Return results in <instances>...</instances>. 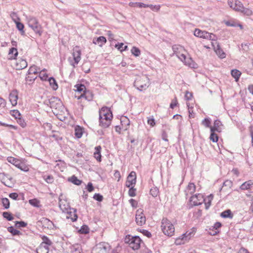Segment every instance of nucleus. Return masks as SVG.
I'll list each match as a JSON object with an SVG mask.
<instances>
[{
  "mask_svg": "<svg viewBox=\"0 0 253 253\" xmlns=\"http://www.w3.org/2000/svg\"><path fill=\"white\" fill-rule=\"evenodd\" d=\"M113 117L112 112L110 108L103 107L99 111V125L104 128L109 127Z\"/></svg>",
  "mask_w": 253,
  "mask_h": 253,
  "instance_id": "obj_1",
  "label": "nucleus"
},
{
  "mask_svg": "<svg viewBox=\"0 0 253 253\" xmlns=\"http://www.w3.org/2000/svg\"><path fill=\"white\" fill-rule=\"evenodd\" d=\"M150 84L149 79L146 75L137 77L134 82V86L140 91L146 90Z\"/></svg>",
  "mask_w": 253,
  "mask_h": 253,
  "instance_id": "obj_2",
  "label": "nucleus"
},
{
  "mask_svg": "<svg viewBox=\"0 0 253 253\" xmlns=\"http://www.w3.org/2000/svg\"><path fill=\"white\" fill-rule=\"evenodd\" d=\"M162 230L164 234L168 236L173 235L175 228L173 225L167 218H163L161 222Z\"/></svg>",
  "mask_w": 253,
  "mask_h": 253,
  "instance_id": "obj_3",
  "label": "nucleus"
},
{
  "mask_svg": "<svg viewBox=\"0 0 253 253\" xmlns=\"http://www.w3.org/2000/svg\"><path fill=\"white\" fill-rule=\"evenodd\" d=\"M125 242L128 244L129 247L133 250H138L140 247V244L142 243V241L139 236H132L130 235L126 236Z\"/></svg>",
  "mask_w": 253,
  "mask_h": 253,
  "instance_id": "obj_4",
  "label": "nucleus"
},
{
  "mask_svg": "<svg viewBox=\"0 0 253 253\" xmlns=\"http://www.w3.org/2000/svg\"><path fill=\"white\" fill-rule=\"evenodd\" d=\"M28 26L34 31V32L41 36L42 33V28L39 23L38 20L34 17L29 16L27 18Z\"/></svg>",
  "mask_w": 253,
  "mask_h": 253,
  "instance_id": "obj_5",
  "label": "nucleus"
},
{
  "mask_svg": "<svg viewBox=\"0 0 253 253\" xmlns=\"http://www.w3.org/2000/svg\"><path fill=\"white\" fill-rule=\"evenodd\" d=\"M196 230L195 228L192 229L191 231H187L182 234L180 237L176 239V243L177 244H183L188 241L194 234Z\"/></svg>",
  "mask_w": 253,
  "mask_h": 253,
  "instance_id": "obj_6",
  "label": "nucleus"
},
{
  "mask_svg": "<svg viewBox=\"0 0 253 253\" xmlns=\"http://www.w3.org/2000/svg\"><path fill=\"white\" fill-rule=\"evenodd\" d=\"M7 161L23 171H27L29 169L28 168L24 163L15 158L9 157L7 158Z\"/></svg>",
  "mask_w": 253,
  "mask_h": 253,
  "instance_id": "obj_7",
  "label": "nucleus"
},
{
  "mask_svg": "<svg viewBox=\"0 0 253 253\" xmlns=\"http://www.w3.org/2000/svg\"><path fill=\"white\" fill-rule=\"evenodd\" d=\"M72 55L74 62H73L72 60H70V63L72 66L75 67L81 59V51L79 47L76 46L74 48Z\"/></svg>",
  "mask_w": 253,
  "mask_h": 253,
  "instance_id": "obj_8",
  "label": "nucleus"
},
{
  "mask_svg": "<svg viewBox=\"0 0 253 253\" xmlns=\"http://www.w3.org/2000/svg\"><path fill=\"white\" fill-rule=\"evenodd\" d=\"M109 248L107 243L101 242L97 244L93 251L96 253H106Z\"/></svg>",
  "mask_w": 253,
  "mask_h": 253,
  "instance_id": "obj_9",
  "label": "nucleus"
},
{
  "mask_svg": "<svg viewBox=\"0 0 253 253\" xmlns=\"http://www.w3.org/2000/svg\"><path fill=\"white\" fill-rule=\"evenodd\" d=\"M136 182V175L135 171H132L130 172L127 177L126 182V186L127 187L134 186Z\"/></svg>",
  "mask_w": 253,
  "mask_h": 253,
  "instance_id": "obj_10",
  "label": "nucleus"
},
{
  "mask_svg": "<svg viewBox=\"0 0 253 253\" xmlns=\"http://www.w3.org/2000/svg\"><path fill=\"white\" fill-rule=\"evenodd\" d=\"M135 221L137 225L141 226L145 223L146 218L141 209L136 211L135 215Z\"/></svg>",
  "mask_w": 253,
  "mask_h": 253,
  "instance_id": "obj_11",
  "label": "nucleus"
},
{
  "mask_svg": "<svg viewBox=\"0 0 253 253\" xmlns=\"http://www.w3.org/2000/svg\"><path fill=\"white\" fill-rule=\"evenodd\" d=\"M228 4L231 8L237 11H240L243 8V4L238 0H228Z\"/></svg>",
  "mask_w": 253,
  "mask_h": 253,
  "instance_id": "obj_12",
  "label": "nucleus"
},
{
  "mask_svg": "<svg viewBox=\"0 0 253 253\" xmlns=\"http://www.w3.org/2000/svg\"><path fill=\"white\" fill-rule=\"evenodd\" d=\"M190 202L194 206L200 205L204 201V198L202 195L200 194H195L190 197Z\"/></svg>",
  "mask_w": 253,
  "mask_h": 253,
  "instance_id": "obj_13",
  "label": "nucleus"
},
{
  "mask_svg": "<svg viewBox=\"0 0 253 253\" xmlns=\"http://www.w3.org/2000/svg\"><path fill=\"white\" fill-rule=\"evenodd\" d=\"M48 102L49 106L51 108H55L56 109L57 108L61 106L62 103L60 100L56 97L52 96L48 99Z\"/></svg>",
  "mask_w": 253,
  "mask_h": 253,
  "instance_id": "obj_14",
  "label": "nucleus"
},
{
  "mask_svg": "<svg viewBox=\"0 0 253 253\" xmlns=\"http://www.w3.org/2000/svg\"><path fill=\"white\" fill-rule=\"evenodd\" d=\"M75 97L77 98L78 99L84 98L87 101H90L93 99V94L91 91L86 90L84 91V93H81V95L79 96L75 95Z\"/></svg>",
  "mask_w": 253,
  "mask_h": 253,
  "instance_id": "obj_15",
  "label": "nucleus"
},
{
  "mask_svg": "<svg viewBox=\"0 0 253 253\" xmlns=\"http://www.w3.org/2000/svg\"><path fill=\"white\" fill-rule=\"evenodd\" d=\"M59 207L63 212H67L69 215L71 214V211H68L69 209V204L66 200L61 199L60 197H59Z\"/></svg>",
  "mask_w": 253,
  "mask_h": 253,
  "instance_id": "obj_16",
  "label": "nucleus"
},
{
  "mask_svg": "<svg viewBox=\"0 0 253 253\" xmlns=\"http://www.w3.org/2000/svg\"><path fill=\"white\" fill-rule=\"evenodd\" d=\"M9 99L12 106L17 104L18 92L16 90H13L9 95Z\"/></svg>",
  "mask_w": 253,
  "mask_h": 253,
  "instance_id": "obj_17",
  "label": "nucleus"
},
{
  "mask_svg": "<svg viewBox=\"0 0 253 253\" xmlns=\"http://www.w3.org/2000/svg\"><path fill=\"white\" fill-rule=\"evenodd\" d=\"M27 65L28 64L26 60L21 58L16 60L15 64L16 70H22L25 68Z\"/></svg>",
  "mask_w": 253,
  "mask_h": 253,
  "instance_id": "obj_18",
  "label": "nucleus"
},
{
  "mask_svg": "<svg viewBox=\"0 0 253 253\" xmlns=\"http://www.w3.org/2000/svg\"><path fill=\"white\" fill-rule=\"evenodd\" d=\"M194 35L196 37L200 38L206 39L210 38V37H208L209 36H210L209 32L206 31H202L199 29H195Z\"/></svg>",
  "mask_w": 253,
  "mask_h": 253,
  "instance_id": "obj_19",
  "label": "nucleus"
},
{
  "mask_svg": "<svg viewBox=\"0 0 253 253\" xmlns=\"http://www.w3.org/2000/svg\"><path fill=\"white\" fill-rule=\"evenodd\" d=\"M222 124L221 122L216 120L214 122V125L213 126H211V131H217L220 132L222 129Z\"/></svg>",
  "mask_w": 253,
  "mask_h": 253,
  "instance_id": "obj_20",
  "label": "nucleus"
},
{
  "mask_svg": "<svg viewBox=\"0 0 253 253\" xmlns=\"http://www.w3.org/2000/svg\"><path fill=\"white\" fill-rule=\"evenodd\" d=\"M92 42L93 43L98 44L101 46L104 43H106V39L104 37L100 36L98 38H94Z\"/></svg>",
  "mask_w": 253,
  "mask_h": 253,
  "instance_id": "obj_21",
  "label": "nucleus"
},
{
  "mask_svg": "<svg viewBox=\"0 0 253 253\" xmlns=\"http://www.w3.org/2000/svg\"><path fill=\"white\" fill-rule=\"evenodd\" d=\"M214 49L216 54L220 58H224L225 57L226 55L225 52L223 51L218 44L214 47Z\"/></svg>",
  "mask_w": 253,
  "mask_h": 253,
  "instance_id": "obj_22",
  "label": "nucleus"
},
{
  "mask_svg": "<svg viewBox=\"0 0 253 253\" xmlns=\"http://www.w3.org/2000/svg\"><path fill=\"white\" fill-rule=\"evenodd\" d=\"M253 185V180H250L243 183L240 186V189L242 190H246L250 189Z\"/></svg>",
  "mask_w": 253,
  "mask_h": 253,
  "instance_id": "obj_23",
  "label": "nucleus"
},
{
  "mask_svg": "<svg viewBox=\"0 0 253 253\" xmlns=\"http://www.w3.org/2000/svg\"><path fill=\"white\" fill-rule=\"evenodd\" d=\"M196 190V186L193 183L190 182L188 185L186 192V195L187 196L188 194H193Z\"/></svg>",
  "mask_w": 253,
  "mask_h": 253,
  "instance_id": "obj_24",
  "label": "nucleus"
},
{
  "mask_svg": "<svg viewBox=\"0 0 253 253\" xmlns=\"http://www.w3.org/2000/svg\"><path fill=\"white\" fill-rule=\"evenodd\" d=\"M101 147L100 146H98L95 147V151L93 155L94 157L98 162H100L101 161Z\"/></svg>",
  "mask_w": 253,
  "mask_h": 253,
  "instance_id": "obj_25",
  "label": "nucleus"
},
{
  "mask_svg": "<svg viewBox=\"0 0 253 253\" xmlns=\"http://www.w3.org/2000/svg\"><path fill=\"white\" fill-rule=\"evenodd\" d=\"M49 247L43 246V244H40L36 250L37 253H48Z\"/></svg>",
  "mask_w": 253,
  "mask_h": 253,
  "instance_id": "obj_26",
  "label": "nucleus"
},
{
  "mask_svg": "<svg viewBox=\"0 0 253 253\" xmlns=\"http://www.w3.org/2000/svg\"><path fill=\"white\" fill-rule=\"evenodd\" d=\"M42 222L45 225V227L47 228L48 229H53L54 227V223L50 221L49 219L46 218H43L42 220Z\"/></svg>",
  "mask_w": 253,
  "mask_h": 253,
  "instance_id": "obj_27",
  "label": "nucleus"
},
{
  "mask_svg": "<svg viewBox=\"0 0 253 253\" xmlns=\"http://www.w3.org/2000/svg\"><path fill=\"white\" fill-rule=\"evenodd\" d=\"M232 76L235 79L236 82H238L240 77L241 75V72L237 69L232 70L231 71Z\"/></svg>",
  "mask_w": 253,
  "mask_h": 253,
  "instance_id": "obj_28",
  "label": "nucleus"
},
{
  "mask_svg": "<svg viewBox=\"0 0 253 253\" xmlns=\"http://www.w3.org/2000/svg\"><path fill=\"white\" fill-rule=\"evenodd\" d=\"M83 133V128L81 126H77L75 128V135L78 138H81Z\"/></svg>",
  "mask_w": 253,
  "mask_h": 253,
  "instance_id": "obj_29",
  "label": "nucleus"
},
{
  "mask_svg": "<svg viewBox=\"0 0 253 253\" xmlns=\"http://www.w3.org/2000/svg\"><path fill=\"white\" fill-rule=\"evenodd\" d=\"M220 215L223 218H229L231 219L233 217V214L230 210H227L223 211L221 213Z\"/></svg>",
  "mask_w": 253,
  "mask_h": 253,
  "instance_id": "obj_30",
  "label": "nucleus"
},
{
  "mask_svg": "<svg viewBox=\"0 0 253 253\" xmlns=\"http://www.w3.org/2000/svg\"><path fill=\"white\" fill-rule=\"evenodd\" d=\"M48 81L49 83L50 86L52 87L53 90H56L58 88V84L55 80V79L53 77H50Z\"/></svg>",
  "mask_w": 253,
  "mask_h": 253,
  "instance_id": "obj_31",
  "label": "nucleus"
},
{
  "mask_svg": "<svg viewBox=\"0 0 253 253\" xmlns=\"http://www.w3.org/2000/svg\"><path fill=\"white\" fill-rule=\"evenodd\" d=\"M9 55L10 56V59H15L18 55L17 48L15 47L11 48L9 51Z\"/></svg>",
  "mask_w": 253,
  "mask_h": 253,
  "instance_id": "obj_32",
  "label": "nucleus"
},
{
  "mask_svg": "<svg viewBox=\"0 0 253 253\" xmlns=\"http://www.w3.org/2000/svg\"><path fill=\"white\" fill-rule=\"evenodd\" d=\"M39 72H40V68L38 67L36 65H33L30 67L28 72V74L29 75H30V74H37Z\"/></svg>",
  "mask_w": 253,
  "mask_h": 253,
  "instance_id": "obj_33",
  "label": "nucleus"
},
{
  "mask_svg": "<svg viewBox=\"0 0 253 253\" xmlns=\"http://www.w3.org/2000/svg\"><path fill=\"white\" fill-rule=\"evenodd\" d=\"M42 242L41 243V244H43V246L48 247L49 246L51 245L52 242L49 239V238L46 236H43L42 237Z\"/></svg>",
  "mask_w": 253,
  "mask_h": 253,
  "instance_id": "obj_34",
  "label": "nucleus"
},
{
  "mask_svg": "<svg viewBox=\"0 0 253 253\" xmlns=\"http://www.w3.org/2000/svg\"><path fill=\"white\" fill-rule=\"evenodd\" d=\"M7 230L13 236L19 235L21 234V233L19 230L15 229L13 226H10L8 227Z\"/></svg>",
  "mask_w": 253,
  "mask_h": 253,
  "instance_id": "obj_35",
  "label": "nucleus"
},
{
  "mask_svg": "<svg viewBox=\"0 0 253 253\" xmlns=\"http://www.w3.org/2000/svg\"><path fill=\"white\" fill-rule=\"evenodd\" d=\"M69 181L77 185H80L82 183V181L79 179L76 176L73 175L69 178Z\"/></svg>",
  "mask_w": 253,
  "mask_h": 253,
  "instance_id": "obj_36",
  "label": "nucleus"
},
{
  "mask_svg": "<svg viewBox=\"0 0 253 253\" xmlns=\"http://www.w3.org/2000/svg\"><path fill=\"white\" fill-rule=\"evenodd\" d=\"M172 49L174 53L176 55L177 54L184 50L183 47L180 45H174L172 46Z\"/></svg>",
  "mask_w": 253,
  "mask_h": 253,
  "instance_id": "obj_37",
  "label": "nucleus"
},
{
  "mask_svg": "<svg viewBox=\"0 0 253 253\" xmlns=\"http://www.w3.org/2000/svg\"><path fill=\"white\" fill-rule=\"evenodd\" d=\"M15 22L16 24V27L17 29L20 31L21 35H24L25 31L23 30L24 28V25L22 23L16 21V20H15Z\"/></svg>",
  "mask_w": 253,
  "mask_h": 253,
  "instance_id": "obj_38",
  "label": "nucleus"
},
{
  "mask_svg": "<svg viewBox=\"0 0 253 253\" xmlns=\"http://www.w3.org/2000/svg\"><path fill=\"white\" fill-rule=\"evenodd\" d=\"M75 87H76V91L79 93H83L84 91L86 90L85 85L83 84H77Z\"/></svg>",
  "mask_w": 253,
  "mask_h": 253,
  "instance_id": "obj_39",
  "label": "nucleus"
},
{
  "mask_svg": "<svg viewBox=\"0 0 253 253\" xmlns=\"http://www.w3.org/2000/svg\"><path fill=\"white\" fill-rule=\"evenodd\" d=\"M29 203L34 207L39 208L40 207V201L37 199H31L29 201Z\"/></svg>",
  "mask_w": 253,
  "mask_h": 253,
  "instance_id": "obj_40",
  "label": "nucleus"
},
{
  "mask_svg": "<svg viewBox=\"0 0 253 253\" xmlns=\"http://www.w3.org/2000/svg\"><path fill=\"white\" fill-rule=\"evenodd\" d=\"M240 12L244 13L247 16H251L253 14V11L251 9L248 8H245L244 7V6H243V8H242Z\"/></svg>",
  "mask_w": 253,
  "mask_h": 253,
  "instance_id": "obj_41",
  "label": "nucleus"
},
{
  "mask_svg": "<svg viewBox=\"0 0 253 253\" xmlns=\"http://www.w3.org/2000/svg\"><path fill=\"white\" fill-rule=\"evenodd\" d=\"M159 193V189L157 187H152L150 190V194L153 197H156Z\"/></svg>",
  "mask_w": 253,
  "mask_h": 253,
  "instance_id": "obj_42",
  "label": "nucleus"
},
{
  "mask_svg": "<svg viewBox=\"0 0 253 253\" xmlns=\"http://www.w3.org/2000/svg\"><path fill=\"white\" fill-rule=\"evenodd\" d=\"M46 71L45 69L40 71V74H39V77L41 78V79L42 81H46L48 80V75L47 74L44 73V71Z\"/></svg>",
  "mask_w": 253,
  "mask_h": 253,
  "instance_id": "obj_43",
  "label": "nucleus"
},
{
  "mask_svg": "<svg viewBox=\"0 0 253 253\" xmlns=\"http://www.w3.org/2000/svg\"><path fill=\"white\" fill-rule=\"evenodd\" d=\"M221 226V223L219 222H216L214 223L213 228L215 230V231H213V233H211V234L212 235H214L217 234V233L218 232V230L219 228H220Z\"/></svg>",
  "mask_w": 253,
  "mask_h": 253,
  "instance_id": "obj_44",
  "label": "nucleus"
},
{
  "mask_svg": "<svg viewBox=\"0 0 253 253\" xmlns=\"http://www.w3.org/2000/svg\"><path fill=\"white\" fill-rule=\"evenodd\" d=\"M2 216L4 218H6L8 221H11L13 219L12 214L9 212H3L2 213Z\"/></svg>",
  "mask_w": 253,
  "mask_h": 253,
  "instance_id": "obj_45",
  "label": "nucleus"
},
{
  "mask_svg": "<svg viewBox=\"0 0 253 253\" xmlns=\"http://www.w3.org/2000/svg\"><path fill=\"white\" fill-rule=\"evenodd\" d=\"M131 53L135 56L138 57L140 54V50L136 47L133 46L131 49Z\"/></svg>",
  "mask_w": 253,
  "mask_h": 253,
  "instance_id": "obj_46",
  "label": "nucleus"
},
{
  "mask_svg": "<svg viewBox=\"0 0 253 253\" xmlns=\"http://www.w3.org/2000/svg\"><path fill=\"white\" fill-rule=\"evenodd\" d=\"M1 202L3 206L5 209H8L9 208L10 203L9 200L6 198H3L1 199Z\"/></svg>",
  "mask_w": 253,
  "mask_h": 253,
  "instance_id": "obj_47",
  "label": "nucleus"
},
{
  "mask_svg": "<svg viewBox=\"0 0 253 253\" xmlns=\"http://www.w3.org/2000/svg\"><path fill=\"white\" fill-rule=\"evenodd\" d=\"M176 55L181 61L185 62V64H188V65H190V64L189 63H187L185 61L186 57L184 54H183V53L180 52V53L177 54Z\"/></svg>",
  "mask_w": 253,
  "mask_h": 253,
  "instance_id": "obj_48",
  "label": "nucleus"
},
{
  "mask_svg": "<svg viewBox=\"0 0 253 253\" xmlns=\"http://www.w3.org/2000/svg\"><path fill=\"white\" fill-rule=\"evenodd\" d=\"M129 5L133 6H137L140 8L144 7L146 8L147 6V4H144L142 2H135V3H130Z\"/></svg>",
  "mask_w": 253,
  "mask_h": 253,
  "instance_id": "obj_49",
  "label": "nucleus"
},
{
  "mask_svg": "<svg viewBox=\"0 0 253 253\" xmlns=\"http://www.w3.org/2000/svg\"><path fill=\"white\" fill-rule=\"evenodd\" d=\"M210 139L213 142H215L218 141V137L217 135L215 133V131H211Z\"/></svg>",
  "mask_w": 253,
  "mask_h": 253,
  "instance_id": "obj_50",
  "label": "nucleus"
},
{
  "mask_svg": "<svg viewBox=\"0 0 253 253\" xmlns=\"http://www.w3.org/2000/svg\"><path fill=\"white\" fill-rule=\"evenodd\" d=\"M134 186H131L129 187V189L128 194L130 197H135L136 196V189L134 188Z\"/></svg>",
  "mask_w": 253,
  "mask_h": 253,
  "instance_id": "obj_51",
  "label": "nucleus"
},
{
  "mask_svg": "<svg viewBox=\"0 0 253 253\" xmlns=\"http://www.w3.org/2000/svg\"><path fill=\"white\" fill-rule=\"evenodd\" d=\"M79 231L81 234H86L89 232V228L86 225H83Z\"/></svg>",
  "mask_w": 253,
  "mask_h": 253,
  "instance_id": "obj_52",
  "label": "nucleus"
},
{
  "mask_svg": "<svg viewBox=\"0 0 253 253\" xmlns=\"http://www.w3.org/2000/svg\"><path fill=\"white\" fill-rule=\"evenodd\" d=\"M27 223L23 221H17L15 222V225L17 227H18V228L25 227L27 226Z\"/></svg>",
  "mask_w": 253,
  "mask_h": 253,
  "instance_id": "obj_53",
  "label": "nucleus"
},
{
  "mask_svg": "<svg viewBox=\"0 0 253 253\" xmlns=\"http://www.w3.org/2000/svg\"><path fill=\"white\" fill-rule=\"evenodd\" d=\"M11 114L17 120L18 119V118H20L21 116V114L17 110H12Z\"/></svg>",
  "mask_w": 253,
  "mask_h": 253,
  "instance_id": "obj_54",
  "label": "nucleus"
},
{
  "mask_svg": "<svg viewBox=\"0 0 253 253\" xmlns=\"http://www.w3.org/2000/svg\"><path fill=\"white\" fill-rule=\"evenodd\" d=\"M17 123L23 128L25 127L26 126V123L25 122V120L21 118V117L18 118V119L17 120Z\"/></svg>",
  "mask_w": 253,
  "mask_h": 253,
  "instance_id": "obj_55",
  "label": "nucleus"
},
{
  "mask_svg": "<svg viewBox=\"0 0 253 253\" xmlns=\"http://www.w3.org/2000/svg\"><path fill=\"white\" fill-rule=\"evenodd\" d=\"M44 179L45 180V181L48 183H52L54 181L53 177L51 175H45L44 176Z\"/></svg>",
  "mask_w": 253,
  "mask_h": 253,
  "instance_id": "obj_56",
  "label": "nucleus"
},
{
  "mask_svg": "<svg viewBox=\"0 0 253 253\" xmlns=\"http://www.w3.org/2000/svg\"><path fill=\"white\" fill-rule=\"evenodd\" d=\"M202 124L207 127H211V121L208 118L204 119V120H203V121H202Z\"/></svg>",
  "mask_w": 253,
  "mask_h": 253,
  "instance_id": "obj_57",
  "label": "nucleus"
},
{
  "mask_svg": "<svg viewBox=\"0 0 253 253\" xmlns=\"http://www.w3.org/2000/svg\"><path fill=\"white\" fill-rule=\"evenodd\" d=\"M93 199L98 202H101L103 200V196L99 193H95L93 196Z\"/></svg>",
  "mask_w": 253,
  "mask_h": 253,
  "instance_id": "obj_58",
  "label": "nucleus"
},
{
  "mask_svg": "<svg viewBox=\"0 0 253 253\" xmlns=\"http://www.w3.org/2000/svg\"><path fill=\"white\" fill-rule=\"evenodd\" d=\"M147 123L151 126H154L155 125V121L153 117L149 118L147 120Z\"/></svg>",
  "mask_w": 253,
  "mask_h": 253,
  "instance_id": "obj_59",
  "label": "nucleus"
},
{
  "mask_svg": "<svg viewBox=\"0 0 253 253\" xmlns=\"http://www.w3.org/2000/svg\"><path fill=\"white\" fill-rule=\"evenodd\" d=\"M203 202H205V208H206V210L209 209V207L211 205V201H210V200H208L206 199H204V201Z\"/></svg>",
  "mask_w": 253,
  "mask_h": 253,
  "instance_id": "obj_60",
  "label": "nucleus"
},
{
  "mask_svg": "<svg viewBox=\"0 0 253 253\" xmlns=\"http://www.w3.org/2000/svg\"><path fill=\"white\" fill-rule=\"evenodd\" d=\"M178 104L177 100L176 98L175 97L174 99H173L170 104V108L171 109H173Z\"/></svg>",
  "mask_w": 253,
  "mask_h": 253,
  "instance_id": "obj_61",
  "label": "nucleus"
},
{
  "mask_svg": "<svg viewBox=\"0 0 253 253\" xmlns=\"http://www.w3.org/2000/svg\"><path fill=\"white\" fill-rule=\"evenodd\" d=\"M129 202L133 208H136L137 207V202L135 200L131 199L129 200Z\"/></svg>",
  "mask_w": 253,
  "mask_h": 253,
  "instance_id": "obj_62",
  "label": "nucleus"
},
{
  "mask_svg": "<svg viewBox=\"0 0 253 253\" xmlns=\"http://www.w3.org/2000/svg\"><path fill=\"white\" fill-rule=\"evenodd\" d=\"M223 186L230 188L232 186V182L231 180H227L223 182Z\"/></svg>",
  "mask_w": 253,
  "mask_h": 253,
  "instance_id": "obj_63",
  "label": "nucleus"
},
{
  "mask_svg": "<svg viewBox=\"0 0 253 253\" xmlns=\"http://www.w3.org/2000/svg\"><path fill=\"white\" fill-rule=\"evenodd\" d=\"M86 188L89 192H91L94 190V187L93 186L91 182L88 183L86 186Z\"/></svg>",
  "mask_w": 253,
  "mask_h": 253,
  "instance_id": "obj_64",
  "label": "nucleus"
}]
</instances>
